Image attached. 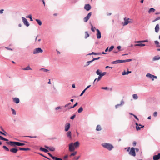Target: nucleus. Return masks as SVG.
Listing matches in <instances>:
<instances>
[{"label":"nucleus","mask_w":160,"mask_h":160,"mask_svg":"<svg viewBox=\"0 0 160 160\" xmlns=\"http://www.w3.org/2000/svg\"><path fill=\"white\" fill-rule=\"evenodd\" d=\"M6 143L12 146H15V145L17 146H21L25 145L24 143H21L17 142H13L10 141L9 142H6Z\"/></svg>","instance_id":"1"},{"label":"nucleus","mask_w":160,"mask_h":160,"mask_svg":"<svg viewBox=\"0 0 160 160\" xmlns=\"http://www.w3.org/2000/svg\"><path fill=\"white\" fill-rule=\"evenodd\" d=\"M102 146L104 148H106L109 151H111L113 148V145L109 143H103L102 144Z\"/></svg>","instance_id":"2"},{"label":"nucleus","mask_w":160,"mask_h":160,"mask_svg":"<svg viewBox=\"0 0 160 160\" xmlns=\"http://www.w3.org/2000/svg\"><path fill=\"white\" fill-rule=\"evenodd\" d=\"M124 23H123V26H125L128 23H132L134 22V20L132 19L129 18H124Z\"/></svg>","instance_id":"3"},{"label":"nucleus","mask_w":160,"mask_h":160,"mask_svg":"<svg viewBox=\"0 0 160 160\" xmlns=\"http://www.w3.org/2000/svg\"><path fill=\"white\" fill-rule=\"evenodd\" d=\"M43 52V50L41 48H37L34 49L33 51V53L36 54L39 53H41Z\"/></svg>","instance_id":"4"},{"label":"nucleus","mask_w":160,"mask_h":160,"mask_svg":"<svg viewBox=\"0 0 160 160\" xmlns=\"http://www.w3.org/2000/svg\"><path fill=\"white\" fill-rule=\"evenodd\" d=\"M129 154L132 156L135 157L136 156V153L135 151V148L133 147L131 148L130 152H129Z\"/></svg>","instance_id":"5"},{"label":"nucleus","mask_w":160,"mask_h":160,"mask_svg":"<svg viewBox=\"0 0 160 160\" xmlns=\"http://www.w3.org/2000/svg\"><path fill=\"white\" fill-rule=\"evenodd\" d=\"M146 77L149 78L150 79H151L152 80V81H153L154 80V78H157V77L156 76L152 75L149 73H147L146 75Z\"/></svg>","instance_id":"6"},{"label":"nucleus","mask_w":160,"mask_h":160,"mask_svg":"<svg viewBox=\"0 0 160 160\" xmlns=\"http://www.w3.org/2000/svg\"><path fill=\"white\" fill-rule=\"evenodd\" d=\"M75 148L73 145V143H71L69 145V150L70 152H73L75 150Z\"/></svg>","instance_id":"7"},{"label":"nucleus","mask_w":160,"mask_h":160,"mask_svg":"<svg viewBox=\"0 0 160 160\" xmlns=\"http://www.w3.org/2000/svg\"><path fill=\"white\" fill-rule=\"evenodd\" d=\"M22 19L24 24L26 25L27 27H28L30 24L28 21L27 19L24 17H22Z\"/></svg>","instance_id":"8"},{"label":"nucleus","mask_w":160,"mask_h":160,"mask_svg":"<svg viewBox=\"0 0 160 160\" xmlns=\"http://www.w3.org/2000/svg\"><path fill=\"white\" fill-rule=\"evenodd\" d=\"M135 124L136 125V129L137 131L140 130L141 128L144 127V126L141 124H138L137 122H136Z\"/></svg>","instance_id":"9"},{"label":"nucleus","mask_w":160,"mask_h":160,"mask_svg":"<svg viewBox=\"0 0 160 160\" xmlns=\"http://www.w3.org/2000/svg\"><path fill=\"white\" fill-rule=\"evenodd\" d=\"M92 15V13H89L87 16L84 18V21L85 22H87L90 18V17Z\"/></svg>","instance_id":"10"},{"label":"nucleus","mask_w":160,"mask_h":160,"mask_svg":"<svg viewBox=\"0 0 160 160\" xmlns=\"http://www.w3.org/2000/svg\"><path fill=\"white\" fill-rule=\"evenodd\" d=\"M123 63V60H116L115 61H112L111 62L112 64H116L118 63Z\"/></svg>","instance_id":"11"},{"label":"nucleus","mask_w":160,"mask_h":160,"mask_svg":"<svg viewBox=\"0 0 160 160\" xmlns=\"http://www.w3.org/2000/svg\"><path fill=\"white\" fill-rule=\"evenodd\" d=\"M70 127V124L69 123H67L65 125V131H68Z\"/></svg>","instance_id":"12"},{"label":"nucleus","mask_w":160,"mask_h":160,"mask_svg":"<svg viewBox=\"0 0 160 160\" xmlns=\"http://www.w3.org/2000/svg\"><path fill=\"white\" fill-rule=\"evenodd\" d=\"M91 8V7L89 4H85L84 7V8L87 11H89Z\"/></svg>","instance_id":"13"},{"label":"nucleus","mask_w":160,"mask_h":160,"mask_svg":"<svg viewBox=\"0 0 160 160\" xmlns=\"http://www.w3.org/2000/svg\"><path fill=\"white\" fill-rule=\"evenodd\" d=\"M124 104V102L123 100H122L121 101V103L120 104H118L116 105L115 106V108L116 109L118 107L121 106H122Z\"/></svg>","instance_id":"14"},{"label":"nucleus","mask_w":160,"mask_h":160,"mask_svg":"<svg viewBox=\"0 0 160 160\" xmlns=\"http://www.w3.org/2000/svg\"><path fill=\"white\" fill-rule=\"evenodd\" d=\"M97 32V37L98 39H100L101 38V33L99 29H96Z\"/></svg>","instance_id":"15"},{"label":"nucleus","mask_w":160,"mask_h":160,"mask_svg":"<svg viewBox=\"0 0 160 160\" xmlns=\"http://www.w3.org/2000/svg\"><path fill=\"white\" fill-rule=\"evenodd\" d=\"M160 158V153L157 155H154L153 157V160H158Z\"/></svg>","instance_id":"16"},{"label":"nucleus","mask_w":160,"mask_h":160,"mask_svg":"<svg viewBox=\"0 0 160 160\" xmlns=\"http://www.w3.org/2000/svg\"><path fill=\"white\" fill-rule=\"evenodd\" d=\"M18 150L17 148H12L10 149V151L11 152L15 153H17Z\"/></svg>","instance_id":"17"},{"label":"nucleus","mask_w":160,"mask_h":160,"mask_svg":"<svg viewBox=\"0 0 160 160\" xmlns=\"http://www.w3.org/2000/svg\"><path fill=\"white\" fill-rule=\"evenodd\" d=\"M72 133L70 131H68V132L66 133V135L69 138L72 139Z\"/></svg>","instance_id":"18"},{"label":"nucleus","mask_w":160,"mask_h":160,"mask_svg":"<svg viewBox=\"0 0 160 160\" xmlns=\"http://www.w3.org/2000/svg\"><path fill=\"white\" fill-rule=\"evenodd\" d=\"M79 142L78 141H77L74 143H73V145L74 146L75 148H77L79 146Z\"/></svg>","instance_id":"19"},{"label":"nucleus","mask_w":160,"mask_h":160,"mask_svg":"<svg viewBox=\"0 0 160 160\" xmlns=\"http://www.w3.org/2000/svg\"><path fill=\"white\" fill-rule=\"evenodd\" d=\"M13 101L16 103L18 104L19 102V99L18 98H13Z\"/></svg>","instance_id":"20"},{"label":"nucleus","mask_w":160,"mask_h":160,"mask_svg":"<svg viewBox=\"0 0 160 160\" xmlns=\"http://www.w3.org/2000/svg\"><path fill=\"white\" fill-rule=\"evenodd\" d=\"M160 59V56L159 55H157L154 56L153 58V61H155L156 60H158Z\"/></svg>","instance_id":"21"},{"label":"nucleus","mask_w":160,"mask_h":160,"mask_svg":"<svg viewBox=\"0 0 160 160\" xmlns=\"http://www.w3.org/2000/svg\"><path fill=\"white\" fill-rule=\"evenodd\" d=\"M40 71H42L43 72L47 73H49V70L43 68H41L39 70Z\"/></svg>","instance_id":"22"},{"label":"nucleus","mask_w":160,"mask_h":160,"mask_svg":"<svg viewBox=\"0 0 160 160\" xmlns=\"http://www.w3.org/2000/svg\"><path fill=\"white\" fill-rule=\"evenodd\" d=\"M148 42V40H141V41H135V43H143V42Z\"/></svg>","instance_id":"23"},{"label":"nucleus","mask_w":160,"mask_h":160,"mask_svg":"<svg viewBox=\"0 0 160 160\" xmlns=\"http://www.w3.org/2000/svg\"><path fill=\"white\" fill-rule=\"evenodd\" d=\"M155 32H158L159 31V24H157L155 27Z\"/></svg>","instance_id":"24"},{"label":"nucleus","mask_w":160,"mask_h":160,"mask_svg":"<svg viewBox=\"0 0 160 160\" xmlns=\"http://www.w3.org/2000/svg\"><path fill=\"white\" fill-rule=\"evenodd\" d=\"M131 73V71H128L127 72H126L125 71H124L123 72H122V75H128L129 73Z\"/></svg>","instance_id":"25"},{"label":"nucleus","mask_w":160,"mask_h":160,"mask_svg":"<svg viewBox=\"0 0 160 160\" xmlns=\"http://www.w3.org/2000/svg\"><path fill=\"white\" fill-rule=\"evenodd\" d=\"M102 129L100 125H98L96 127V130L97 131H101Z\"/></svg>","instance_id":"26"},{"label":"nucleus","mask_w":160,"mask_h":160,"mask_svg":"<svg viewBox=\"0 0 160 160\" xmlns=\"http://www.w3.org/2000/svg\"><path fill=\"white\" fill-rule=\"evenodd\" d=\"M40 150L42 151L45 152L46 153H47L48 151V150L42 147L40 148Z\"/></svg>","instance_id":"27"},{"label":"nucleus","mask_w":160,"mask_h":160,"mask_svg":"<svg viewBox=\"0 0 160 160\" xmlns=\"http://www.w3.org/2000/svg\"><path fill=\"white\" fill-rule=\"evenodd\" d=\"M145 46V45L144 44L142 43H138L137 44L134 45L135 46H140V47H143Z\"/></svg>","instance_id":"28"},{"label":"nucleus","mask_w":160,"mask_h":160,"mask_svg":"<svg viewBox=\"0 0 160 160\" xmlns=\"http://www.w3.org/2000/svg\"><path fill=\"white\" fill-rule=\"evenodd\" d=\"M22 70H32V69L29 66H28L25 68H23Z\"/></svg>","instance_id":"29"},{"label":"nucleus","mask_w":160,"mask_h":160,"mask_svg":"<svg viewBox=\"0 0 160 160\" xmlns=\"http://www.w3.org/2000/svg\"><path fill=\"white\" fill-rule=\"evenodd\" d=\"M155 9L152 8H151L148 11V12L149 13H150L151 12H155Z\"/></svg>","instance_id":"30"},{"label":"nucleus","mask_w":160,"mask_h":160,"mask_svg":"<svg viewBox=\"0 0 160 160\" xmlns=\"http://www.w3.org/2000/svg\"><path fill=\"white\" fill-rule=\"evenodd\" d=\"M35 20L39 25L41 26L42 25V22L41 20L38 19H36Z\"/></svg>","instance_id":"31"},{"label":"nucleus","mask_w":160,"mask_h":160,"mask_svg":"<svg viewBox=\"0 0 160 160\" xmlns=\"http://www.w3.org/2000/svg\"><path fill=\"white\" fill-rule=\"evenodd\" d=\"M19 149L20 150H23V151H27L30 150L29 148H20Z\"/></svg>","instance_id":"32"},{"label":"nucleus","mask_w":160,"mask_h":160,"mask_svg":"<svg viewBox=\"0 0 160 160\" xmlns=\"http://www.w3.org/2000/svg\"><path fill=\"white\" fill-rule=\"evenodd\" d=\"M155 44L156 45L157 47H160V45H159V43L158 41H154Z\"/></svg>","instance_id":"33"},{"label":"nucleus","mask_w":160,"mask_h":160,"mask_svg":"<svg viewBox=\"0 0 160 160\" xmlns=\"http://www.w3.org/2000/svg\"><path fill=\"white\" fill-rule=\"evenodd\" d=\"M132 97L135 100L137 99L138 98L137 95L136 94H133L132 95Z\"/></svg>","instance_id":"34"},{"label":"nucleus","mask_w":160,"mask_h":160,"mask_svg":"<svg viewBox=\"0 0 160 160\" xmlns=\"http://www.w3.org/2000/svg\"><path fill=\"white\" fill-rule=\"evenodd\" d=\"M0 139L7 141H9L8 139L5 138L1 136H0Z\"/></svg>","instance_id":"35"},{"label":"nucleus","mask_w":160,"mask_h":160,"mask_svg":"<svg viewBox=\"0 0 160 160\" xmlns=\"http://www.w3.org/2000/svg\"><path fill=\"white\" fill-rule=\"evenodd\" d=\"M83 110V109L82 107H81L78 110V113H80Z\"/></svg>","instance_id":"36"},{"label":"nucleus","mask_w":160,"mask_h":160,"mask_svg":"<svg viewBox=\"0 0 160 160\" xmlns=\"http://www.w3.org/2000/svg\"><path fill=\"white\" fill-rule=\"evenodd\" d=\"M52 159L54 160H62V159L61 158H59L54 156L53 157Z\"/></svg>","instance_id":"37"},{"label":"nucleus","mask_w":160,"mask_h":160,"mask_svg":"<svg viewBox=\"0 0 160 160\" xmlns=\"http://www.w3.org/2000/svg\"><path fill=\"white\" fill-rule=\"evenodd\" d=\"M101 72V71L99 69L97 70L96 72V74L98 75L100 74Z\"/></svg>","instance_id":"38"},{"label":"nucleus","mask_w":160,"mask_h":160,"mask_svg":"<svg viewBox=\"0 0 160 160\" xmlns=\"http://www.w3.org/2000/svg\"><path fill=\"white\" fill-rule=\"evenodd\" d=\"M85 38L86 39L88 37H89V34L88 33V32H85Z\"/></svg>","instance_id":"39"},{"label":"nucleus","mask_w":160,"mask_h":160,"mask_svg":"<svg viewBox=\"0 0 160 160\" xmlns=\"http://www.w3.org/2000/svg\"><path fill=\"white\" fill-rule=\"evenodd\" d=\"M92 62V60H91L90 61H88L86 63L87 64L85 65L84 66V67L88 66V65H89L90 64V63H91Z\"/></svg>","instance_id":"40"},{"label":"nucleus","mask_w":160,"mask_h":160,"mask_svg":"<svg viewBox=\"0 0 160 160\" xmlns=\"http://www.w3.org/2000/svg\"><path fill=\"white\" fill-rule=\"evenodd\" d=\"M27 18H29L30 19V20L31 21H33V19L32 18V16L31 15H28V16H27L26 17Z\"/></svg>","instance_id":"41"},{"label":"nucleus","mask_w":160,"mask_h":160,"mask_svg":"<svg viewBox=\"0 0 160 160\" xmlns=\"http://www.w3.org/2000/svg\"><path fill=\"white\" fill-rule=\"evenodd\" d=\"M48 149L50 151H54L55 150V148L53 147H49Z\"/></svg>","instance_id":"42"},{"label":"nucleus","mask_w":160,"mask_h":160,"mask_svg":"<svg viewBox=\"0 0 160 160\" xmlns=\"http://www.w3.org/2000/svg\"><path fill=\"white\" fill-rule=\"evenodd\" d=\"M123 60V62H129L132 61V59H126V60Z\"/></svg>","instance_id":"43"},{"label":"nucleus","mask_w":160,"mask_h":160,"mask_svg":"<svg viewBox=\"0 0 160 160\" xmlns=\"http://www.w3.org/2000/svg\"><path fill=\"white\" fill-rule=\"evenodd\" d=\"M3 148L7 151H8L9 150L8 148L5 146H3Z\"/></svg>","instance_id":"44"},{"label":"nucleus","mask_w":160,"mask_h":160,"mask_svg":"<svg viewBox=\"0 0 160 160\" xmlns=\"http://www.w3.org/2000/svg\"><path fill=\"white\" fill-rule=\"evenodd\" d=\"M78 104V103L77 102H76L73 106H71L70 108H69V109L72 108H74L75 107H76V106Z\"/></svg>","instance_id":"45"},{"label":"nucleus","mask_w":160,"mask_h":160,"mask_svg":"<svg viewBox=\"0 0 160 160\" xmlns=\"http://www.w3.org/2000/svg\"><path fill=\"white\" fill-rule=\"evenodd\" d=\"M77 153V152L76 151H75V152H74L72 153L70 155V156L71 157L72 156H75V155H76V154Z\"/></svg>","instance_id":"46"},{"label":"nucleus","mask_w":160,"mask_h":160,"mask_svg":"<svg viewBox=\"0 0 160 160\" xmlns=\"http://www.w3.org/2000/svg\"><path fill=\"white\" fill-rule=\"evenodd\" d=\"M12 111V113L13 114L15 115H16V112L14 109L12 108H11Z\"/></svg>","instance_id":"47"},{"label":"nucleus","mask_w":160,"mask_h":160,"mask_svg":"<svg viewBox=\"0 0 160 160\" xmlns=\"http://www.w3.org/2000/svg\"><path fill=\"white\" fill-rule=\"evenodd\" d=\"M92 54L95 55H99L101 54V53L100 52H92Z\"/></svg>","instance_id":"48"},{"label":"nucleus","mask_w":160,"mask_h":160,"mask_svg":"<svg viewBox=\"0 0 160 160\" xmlns=\"http://www.w3.org/2000/svg\"><path fill=\"white\" fill-rule=\"evenodd\" d=\"M114 48V46H111L109 49V51L111 52V51H112L113 49Z\"/></svg>","instance_id":"49"},{"label":"nucleus","mask_w":160,"mask_h":160,"mask_svg":"<svg viewBox=\"0 0 160 160\" xmlns=\"http://www.w3.org/2000/svg\"><path fill=\"white\" fill-rule=\"evenodd\" d=\"M106 72H103L102 73H101L100 75H101L102 76V77H103V76H104V75H106Z\"/></svg>","instance_id":"50"},{"label":"nucleus","mask_w":160,"mask_h":160,"mask_svg":"<svg viewBox=\"0 0 160 160\" xmlns=\"http://www.w3.org/2000/svg\"><path fill=\"white\" fill-rule=\"evenodd\" d=\"M102 77L101 75H99V76L97 78V82L99 81L101 79Z\"/></svg>","instance_id":"51"},{"label":"nucleus","mask_w":160,"mask_h":160,"mask_svg":"<svg viewBox=\"0 0 160 160\" xmlns=\"http://www.w3.org/2000/svg\"><path fill=\"white\" fill-rule=\"evenodd\" d=\"M91 26L92 28H91V30L92 32H95V27H93L92 25Z\"/></svg>","instance_id":"52"},{"label":"nucleus","mask_w":160,"mask_h":160,"mask_svg":"<svg viewBox=\"0 0 160 160\" xmlns=\"http://www.w3.org/2000/svg\"><path fill=\"white\" fill-rule=\"evenodd\" d=\"M24 137H29V138H36L37 137L36 136H25Z\"/></svg>","instance_id":"53"},{"label":"nucleus","mask_w":160,"mask_h":160,"mask_svg":"<svg viewBox=\"0 0 160 160\" xmlns=\"http://www.w3.org/2000/svg\"><path fill=\"white\" fill-rule=\"evenodd\" d=\"M100 57H98L97 58H93V59L92 60V61L93 62V61H94V60H98V59H100Z\"/></svg>","instance_id":"54"},{"label":"nucleus","mask_w":160,"mask_h":160,"mask_svg":"<svg viewBox=\"0 0 160 160\" xmlns=\"http://www.w3.org/2000/svg\"><path fill=\"white\" fill-rule=\"evenodd\" d=\"M160 19V17H158V18H156L155 19H154L153 21V22H155L157 20H159Z\"/></svg>","instance_id":"55"},{"label":"nucleus","mask_w":160,"mask_h":160,"mask_svg":"<svg viewBox=\"0 0 160 160\" xmlns=\"http://www.w3.org/2000/svg\"><path fill=\"white\" fill-rule=\"evenodd\" d=\"M80 157V156L78 157L77 158H74L73 159V160H78Z\"/></svg>","instance_id":"56"},{"label":"nucleus","mask_w":160,"mask_h":160,"mask_svg":"<svg viewBox=\"0 0 160 160\" xmlns=\"http://www.w3.org/2000/svg\"><path fill=\"white\" fill-rule=\"evenodd\" d=\"M39 154L40 155H41L42 156H43V157H45V158H47L48 159H49V160H50V159L49 158H48L47 157H46V156H44V155H43L42 154H41V153H39Z\"/></svg>","instance_id":"57"},{"label":"nucleus","mask_w":160,"mask_h":160,"mask_svg":"<svg viewBox=\"0 0 160 160\" xmlns=\"http://www.w3.org/2000/svg\"><path fill=\"white\" fill-rule=\"evenodd\" d=\"M86 90L84 89L82 91V93H81V94H80V96H81L83 94V93L85 92Z\"/></svg>","instance_id":"58"},{"label":"nucleus","mask_w":160,"mask_h":160,"mask_svg":"<svg viewBox=\"0 0 160 160\" xmlns=\"http://www.w3.org/2000/svg\"><path fill=\"white\" fill-rule=\"evenodd\" d=\"M75 116H76V115H73V116H72L70 118L71 119H73L75 118Z\"/></svg>","instance_id":"59"},{"label":"nucleus","mask_w":160,"mask_h":160,"mask_svg":"<svg viewBox=\"0 0 160 160\" xmlns=\"http://www.w3.org/2000/svg\"><path fill=\"white\" fill-rule=\"evenodd\" d=\"M0 133L1 134L3 135L4 136H6V133H4V132H2V131H0Z\"/></svg>","instance_id":"60"},{"label":"nucleus","mask_w":160,"mask_h":160,"mask_svg":"<svg viewBox=\"0 0 160 160\" xmlns=\"http://www.w3.org/2000/svg\"><path fill=\"white\" fill-rule=\"evenodd\" d=\"M101 88L102 89H105V90H108V88L107 87H102Z\"/></svg>","instance_id":"61"},{"label":"nucleus","mask_w":160,"mask_h":160,"mask_svg":"<svg viewBox=\"0 0 160 160\" xmlns=\"http://www.w3.org/2000/svg\"><path fill=\"white\" fill-rule=\"evenodd\" d=\"M157 115V112H155L153 113V116L154 117H156Z\"/></svg>","instance_id":"62"},{"label":"nucleus","mask_w":160,"mask_h":160,"mask_svg":"<svg viewBox=\"0 0 160 160\" xmlns=\"http://www.w3.org/2000/svg\"><path fill=\"white\" fill-rule=\"evenodd\" d=\"M121 48V47L119 46L117 47V49H118V51H120L121 50L120 49Z\"/></svg>","instance_id":"63"},{"label":"nucleus","mask_w":160,"mask_h":160,"mask_svg":"<svg viewBox=\"0 0 160 160\" xmlns=\"http://www.w3.org/2000/svg\"><path fill=\"white\" fill-rule=\"evenodd\" d=\"M137 143L135 141H134L133 142V145L134 146H135L136 145Z\"/></svg>","instance_id":"64"}]
</instances>
